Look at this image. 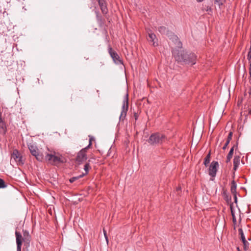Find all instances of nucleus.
<instances>
[{
    "label": "nucleus",
    "mask_w": 251,
    "mask_h": 251,
    "mask_svg": "<svg viewBox=\"0 0 251 251\" xmlns=\"http://www.w3.org/2000/svg\"><path fill=\"white\" fill-rule=\"evenodd\" d=\"M96 13H97V17L98 20H100V17L99 16L98 12H96Z\"/></svg>",
    "instance_id": "2f4dec72"
},
{
    "label": "nucleus",
    "mask_w": 251,
    "mask_h": 251,
    "mask_svg": "<svg viewBox=\"0 0 251 251\" xmlns=\"http://www.w3.org/2000/svg\"><path fill=\"white\" fill-rule=\"evenodd\" d=\"M218 167V162L217 161H212L209 168L208 174L209 176L212 177H214L216 176Z\"/></svg>",
    "instance_id": "9b49d317"
},
{
    "label": "nucleus",
    "mask_w": 251,
    "mask_h": 251,
    "mask_svg": "<svg viewBox=\"0 0 251 251\" xmlns=\"http://www.w3.org/2000/svg\"><path fill=\"white\" fill-rule=\"evenodd\" d=\"M176 192H177L178 193L179 192V191H180V188H177L176 190Z\"/></svg>",
    "instance_id": "473e14b6"
},
{
    "label": "nucleus",
    "mask_w": 251,
    "mask_h": 251,
    "mask_svg": "<svg viewBox=\"0 0 251 251\" xmlns=\"http://www.w3.org/2000/svg\"><path fill=\"white\" fill-rule=\"evenodd\" d=\"M225 1L226 0H214V3L215 4H217L218 6H220L224 4Z\"/></svg>",
    "instance_id": "412c9836"
},
{
    "label": "nucleus",
    "mask_w": 251,
    "mask_h": 251,
    "mask_svg": "<svg viewBox=\"0 0 251 251\" xmlns=\"http://www.w3.org/2000/svg\"><path fill=\"white\" fill-rule=\"evenodd\" d=\"M45 159L49 163L53 165H57L66 161L64 157L55 152L47 153Z\"/></svg>",
    "instance_id": "7ed1b4c3"
},
{
    "label": "nucleus",
    "mask_w": 251,
    "mask_h": 251,
    "mask_svg": "<svg viewBox=\"0 0 251 251\" xmlns=\"http://www.w3.org/2000/svg\"><path fill=\"white\" fill-rule=\"evenodd\" d=\"M203 0H197V1L199 2H202Z\"/></svg>",
    "instance_id": "c9c22d12"
},
{
    "label": "nucleus",
    "mask_w": 251,
    "mask_h": 251,
    "mask_svg": "<svg viewBox=\"0 0 251 251\" xmlns=\"http://www.w3.org/2000/svg\"><path fill=\"white\" fill-rule=\"evenodd\" d=\"M238 231H239V235H240V237H241V239L242 241L243 240L245 241V240L246 239V238L244 235V234L242 229L241 228H239L238 229Z\"/></svg>",
    "instance_id": "6ab92c4d"
},
{
    "label": "nucleus",
    "mask_w": 251,
    "mask_h": 251,
    "mask_svg": "<svg viewBox=\"0 0 251 251\" xmlns=\"http://www.w3.org/2000/svg\"><path fill=\"white\" fill-rule=\"evenodd\" d=\"M202 10L203 11L207 12L208 14H210V13L212 12L211 7L206 5H203Z\"/></svg>",
    "instance_id": "f3484780"
},
{
    "label": "nucleus",
    "mask_w": 251,
    "mask_h": 251,
    "mask_svg": "<svg viewBox=\"0 0 251 251\" xmlns=\"http://www.w3.org/2000/svg\"><path fill=\"white\" fill-rule=\"evenodd\" d=\"M98 2L101 10L102 13L103 14H106L108 12V9L107 5L104 0H98Z\"/></svg>",
    "instance_id": "ddd939ff"
},
{
    "label": "nucleus",
    "mask_w": 251,
    "mask_h": 251,
    "mask_svg": "<svg viewBox=\"0 0 251 251\" xmlns=\"http://www.w3.org/2000/svg\"><path fill=\"white\" fill-rule=\"evenodd\" d=\"M210 153L209 152V153L206 155V156L204 158V164L205 165V166H207L208 164L210 162Z\"/></svg>",
    "instance_id": "a211bd4d"
},
{
    "label": "nucleus",
    "mask_w": 251,
    "mask_h": 251,
    "mask_svg": "<svg viewBox=\"0 0 251 251\" xmlns=\"http://www.w3.org/2000/svg\"><path fill=\"white\" fill-rule=\"evenodd\" d=\"M235 147V145H234L230 150L228 154L231 155L233 156V152H234V148Z\"/></svg>",
    "instance_id": "bb28decb"
},
{
    "label": "nucleus",
    "mask_w": 251,
    "mask_h": 251,
    "mask_svg": "<svg viewBox=\"0 0 251 251\" xmlns=\"http://www.w3.org/2000/svg\"><path fill=\"white\" fill-rule=\"evenodd\" d=\"M240 156L239 155H235L233 158V170L236 171L239 167L240 161Z\"/></svg>",
    "instance_id": "4468645a"
},
{
    "label": "nucleus",
    "mask_w": 251,
    "mask_h": 251,
    "mask_svg": "<svg viewBox=\"0 0 251 251\" xmlns=\"http://www.w3.org/2000/svg\"><path fill=\"white\" fill-rule=\"evenodd\" d=\"M11 162H13V160L15 161L18 165H23L24 163L22 155L17 150H13L11 156Z\"/></svg>",
    "instance_id": "6e6552de"
},
{
    "label": "nucleus",
    "mask_w": 251,
    "mask_h": 251,
    "mask_svg": "<svg viewBox=\"0 0 251 251\" xmlns=\"http://www.w3.org/2000/svg\"><path fill=\"white\" fill-rule=\"evenodd\" d=\"M232 156H233L231 155L227 154V155L226 156V163H228V162H230L231 159L232 158Z\"/></svg>",
    "instance_id": "a878e982"
},
{
    "label": "nucleus",
    "mask_w": 251,
    "mask_h": 251,
    "mask_svg": "<svg viewBox=\"0 0 251 251\" xmlns=\"http://www.w3.org/2000/svg\"><path fill=\"white\" fill-rule=\"evenodd\" d=\"M149 38L148 41L152 43V45L154 46H157L158 45L157 39L156 38V35L151 32L148 33Z\"/></svg>",
    "instance_id": "f8f14e48"
},
{
    "label": "nucleus",
    "mask_w": 251,
    "mask_h": 251,
    "mask_svg": "<svg viewBox=\"0 0 251 251\" xmlns=\"http://www.w3.org/2000/svg\"><path fill=\"white\" fill-rule=\"evenodd\" d=\"M128 109V94L125 95L122 107V111L119 117L120 121H123L126 116V113Z\"/></svg>",
    "instance_id": "423d86ee"
},
{
    "label": "nucleus",
    "mask_w": 251,
    "mask_h": 251,
    "mask_svg": "<svg viewBox=\"0 0 251 251\" xmlns=\"http://www.w3.org/2000/svg\"><path fill=\"white\" fill-rule=\"evenodd\" d=\"M90 168V165H89V163H86L85 165H84V170L85 171V173H83L82 174H84V176L86 174H88V171H89V169Z\"/></svg>",
    "instance_id": "4be33fe9"
},
{
    "label": "nucleus",
    "mask_w": 251,
    "mask_h": 251,
    "mask_svg": "<svg viewBox=\"0 0 251 251\" xmlns=\"http://www.w3.org/2000/svg\"><path fill=\"white\" fill-rule=\"evenodd\" d=\"M248 58L249 59V60L250 61V63H251V51H250L249 52H248Z\"/></svg>",
    "instance_id": "c85d7f7f"
},
{
    "label": "nucleus",
    "mask_w": 251,
    "mask_h": 251,
    "mask_svg": "<svg viewBox=\"0 0 251 251\" xmlns=\"http://www.w3.org/2000/svg\"><path fill=\"white\" fill-rule=\"evenodd\" d=\"M108 52L112 58L113 61L117 64H122V61L119 55L118 54V53L114 51L112 48L109 46L108 47Z\"/></svg>",
    "instance_id": "9d476101"
},
{
    "label": "nucleus",
    "mask_w": 251,
    "mask_h": 251,
    "mask_svg": "<svg viewBox=\"0 0 251 251\" xmlns=\"http://www.w3.org/2000/svg\"><path fill=\"white\" fill-rule=\"evenodd\" d=\"M249 93V94H250V96H251V88L250 89Z\"/></svg>",
    "instance_id": "f704fd0d"
},
{
    "label": "nucleus",
    "mask_w": 251,
    "mask_h": 251,
    "mask_svg": "<svg viewBox=\"0 0 251 251\" xmlns=\"http://www.w3.org/2000/svg\"><path fill=\"white\" fill-rule=\"evenodd\" d=\"M89 145L86 147V148H87V149L88 148H90V147L92 145V141L94 140V138L91 136H89Z\"/></svg>",
    "instance_id": "b1692460"
},
{
    "label": "nucleus",
    "mask_w": 251,
    "mask_h": 251,
    "mask_svg": "<svg viewBox=\"0 0 251 251\" xmlns=\"http://www.w3.org/2000/svg\"><path fill=\"white\" fill-rule=\"evenodd\" d=\"M6 187V185L5 184L4 181L2 179L0 178V188H3Z\"/></svg>",
    "instance_id": "393cba45"
},
{
    "label": "nucleus",
    "mask_w": 251,
    "mask_h": 251,
    "mask_svg": "<svg viewBox=\"0 0 251 251\" xmlns=\"http://www.w3.org/2000/svg\"><path fill=\"white\" fill-rule=\"evenodd\" d=\"M158 31L160 33L162 34H166L168 37H169L170 39H172L173 41L175 42V44L176 45V47L178 48H180L181 47L182 43L179 40L178 37L173 33L169 32L166 27L163 26H160L158 28Z\"/></svg>",
    "instance_id": "39448f33"
},
{
    "label": "nucleus",
    "mask_w": 251,
    "mask_h": 251,
    "mask_svg": "<svg viewBox=\"0 0 251 251\" xmlns=\"http://www.w3.org/2000/svg\"><path fill=\"white\" fill-rule=\"evenodd\" d=\"M233 195H234V202L235 203H237V196H236V194H233Z\"/></svg>",
    "instance_id": "c756f323"
},
{
    "label": "nucleus",
    "mask_w": 251,
    "mask_h": 251,
    "mask_svg": "<svg viewBox=\"0 0 251 251\" xmlns=\"http://www.w3.org/2000/svg\"><path fill=\"white\" fill-rule=\"evenodd\" d=\"M165 136L162 134L155 133L151 134L148 139V143L151 145L162 144L166 140Z\"/></svg>",
    "instance_id": "20e7f679"
},
{
    "label": "nucleus",
    "mask_w": 251,
    "mask_h": 251,
    "mask_svg": "<svg viewBox=\"0 0 251 251\" xmlns=\"http://www.w3.org/2000/svg\"><path fill=\"white\" fill-rule=\"evenodd\" d=\"M242 242L244 244V249L245 250H247L249 248V243L246 240V239L245 240V241H242Z\"/></svg>",
    "instance_id": "5701e85b"
},
{
    "label": "nucleus",
    "mask_w": 251,
    "mask_h": 251,
    "mask_svg": "<svg viewBox=\"0 0 251 251\" xmlns=\"http://www.w3.org/2000/svg\"><path fill=\"white\" fill-rule=\"evenodd\" d=\"M16 241L17 244V251H21V248L23 242L26 244H29L30 241V236L29 232L26 230H23V237L21 233L16 231Z\"/></svg>",
    "instance_id": "f03ea898"
},
{
    "label": "nucleus",
    "mask_w": 251,
    "mask_h": 251,
    "mask_svg": "<svg viewBox=\"0 0 251 251\" xmlns=\"http://www.w3.org/2000/svg\"><path fill=\"white\" fill-rule=\"evenodd\" d=\"M28 149L30 153L33 156H34L36 159L39 161H42L44 158L43 155L39 153L38 149L33 144L28 145Z\"/></svg>",
    "instance_id": "0eeeda50"
},
{
    "label": "nucleus",
    "mask_w": 251,
    "mask_h": 251,
    "mask_svg": "<svg viewBox=\"0 0 251 251\" xmlns=\"http://www.w3.org/2000/svg\"><path fill=\"white\" fill-rule=\"evenodd\" d=\"M237 250L238 251H241V250H240L239 247L237 248Z\"/></svg>",
    "instance_id": "e433bc0d"
},
{
    "label": "nucleus",
    "mask_w": 251,
    "mask_h": 251,
    "mask_svg": "<svg viewBox=\"0 0 251 251\" xmlns=\"http://www.w3.org/2000/svg\"><path fill=\"white\" fill-rule=\"evenodd\" d=\"M232 132L231 131H230L228 133L227 138L226 140V143L225 144L224 146L223 147V149L224 150H226V148H227L228 145L229 144V143H230V141L232 139Z\"/></svg>",
    "instance_id": "2eb2a0df"
},
{
    "label": "nucleus",
    "mask_w": 251,
    "mask_h": 251,
    "mask_svg": "<svg viewBox=\"0 0 251 251\" xmlns=\"http://www.w3.org/2000/svg\"><path fill=\"white\" fill-rule=\"evenodd\" d=\"M84 176V174H82L79 176L72 177L70 179V182L71 183H73L76 180L78 179V178L83 177Z\"/></svg>",
    "instance_id": "aec40b11"
},
{
    "label": "nucleus",
    "mask_w": 251,
    "mask_h": 251,
    "mask_svg": "<svg viewBox=\"0 0 251 251\" xmlns=\"http://www.w3.org/2000/svg\"><path fill=\"white\" fill-rule=\"evenodd\" d=\"M175 49L172 51L173 55L176 60L178 62L194 65L196 63V56L194 53H189L184 50Z\"/></svg>",
    "instance_id": "f257e3e1"
},
{
    "label": "nucleus",
    "mask_w": 251,
    "mask_h": 251,
    "mask_svg": "<svg viewBox=\"0 0 251 251\" xmlns=\"http://www.w3.org/2000/svg\"><path fill=\"white\" fill-rule=\"evenodd\" d=\"M103 234H104V237L105 238L106 241L107 242V244H108V237L107 236L106 231V230L104 228L103 229Z\"/></svg>",
    "instance_id": "cd10ccee"
},
{
    "label": "nucleus",
    "mask_w": 251,
    "mask_h": 251,
    "mask_svg": "<svg viewBox=\"0 0 251 251\" xmlns=\"http://www.w3.org/2000/svg\"><path fill=\"white\" fill-rule=\"evenodd\" d=\"M87 148H84L80 151L76 156V162L77 164H80L87 159L86 151Z\"/></svg>",
    "instance_id": "1a4fd4ad"
},
{
    "label": "nucleus",
    "mask_w": 251,
    "mask_h": 251,
    "mask_svg": "<svg viewBox=\"0 0 251 251\" xmlns=\"http://www.w3.org/2000/svg\"><path fill=\"white\" fill-rule=\"evenodd\" d=\"M236 187H237V185H236L235 182L234 180L232 181L231 182V187H230V191L232 194H236Z\"/></svg>",
    "instance_id": "dca6fc26"
},
{
    "label": "nucleus",
    "mask_w": 251,
    "mask_h": 251,
    "mask_svg": "<svg viewBox=\"0 0 251 251\" xmlns=\"http://www.w3.org/2000/svg\"><path fill=\"white\" fill-rule=\"evenodd\" d=\"M249 73L250 75V77H251V63H250V67L249 69Z\"/></svg>",
    "instance_id": "7c9ffc66"
},
{
    "label": "nucleus",
    "mask_w": 251,
    "mask_h": 251,
    "mask_svg": "<svg viewBox=\"0 0 251 251\" xmlns=\"http://www.w3.org/2000/svg\"><path fill=\"white\" fill-rule=\"evenodd\" d=\"M231 213H232V216L233 217V218L234 219V214H233L232 211L231 210Z\"/></svg>",
    "instance_id": "72a5a7b5"
}]
</instances>
